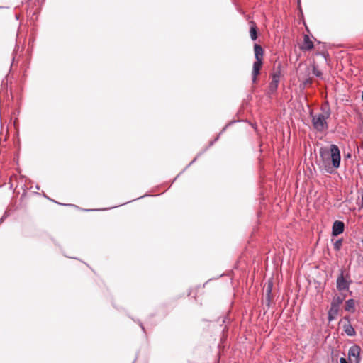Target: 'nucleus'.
<instances>
[{
    "instance_id": "f257e3e1",
    "label": "nucleus",
    "mask_w": 363,
    "mask_h": 363,
    "mask_svg": "<svg viewBox=\"0 0 363 363\" xmlns=\"http://www.w3.org/2000/svg\"><path fill=\"white\" fill-rule=\"evenodd\" d=\"M321 110L322 113L313 114L311 112L310 113L313 128L319 133H323L328 128L327 120L331 113L330 109L328 107H323Z\"/></svg>"
},
{
    "instance_id": "f03ea898",
    "label": "nucleus",
    "mask_w": 363,
    "mask_h": 363,
    "mask_svg": "<svg viewBox=\"0 0 363 363\" xmlns=\"http://www.w3.org/2000/svg\"><path fill=\"white\" fill-rule=\"evenodd\" d=\"M320 156L324 161L329 156H330L333 167L335 169H337L340 164V151L337 145L333 144L330 147V150L325 148H320Z\"/></svg>"
},
{
    "instance_id": "7ed1b4c3",
    "label": "nucleus",
    "mask_w": 363,
    "mask_h": 363,
    "mask_svg": "<svg viewBox=\"0 0 363 363\" xmlns=\"http://www.w3.org/2000/svg\"><path fill=\"white\" fill-rule=\"evenodd\" d=\"M254 52L255 61L253 63L252 72V80L255 83L257 81V76L259 74V72L262 65V60L264 56V50L261 45L258 44L254 45Z\"/></svg>"
},
{
    "instance_id": "20e7f679",
    "label": "nucleus",
    "mask_w": 363,
    "mask_h": 363,
    "mask_svg": "<svg viewBox=\"0 0 363 363\" xmlns=\"http://www.w3.org/2000/svg\"><path fill=\"white\" fill-rule=\"evenodd\" d=\"M352 281L349 274H344V271L341 270L340 275L337 278L336 287L339 291L349 290Z\"/></svg>"
},
{
    "instance_id": "39448f33",
    "label": "nucleus",
    "mask_w": 363,
    "mask_h": 363,
    "mask_svg": "<svg viewBox=\"0 0 363 363\" xmlns=\"http://www.w3.org/2000/svg\"><path fill=\"white\" fill-rule=\"evenodd\" d=\"M343 320L346 321L345 323L343 324L342 328L344 332L347 336L354 337L356 335V331L353 326L350 323V319L349 317H344Z\"/></svg>"
},
{
    "instance_id": "423d86ee",
    "label": "nucleus",
    "mask_w": 363,
    "mask_h": 363,
    "mask_svg": "<svg viewBox=\"0 0 363 363\" xmlns=\"http://www.w3.org/2000/svg\"><path fill=\"white\" fill-rule=\"evenodd\" d=\"M281 72L278 70L272 74V81L269 84V90L274 92L277 90L280 80Z\"/></svg>"
},
{
    "instance_id": "0eeeda50",
    "label": "nucleus",
    "mask_w": 363,
    "mask_h": 363,
    "mask_svg": "<svg viewBox=\"0 0 363 363\" xmlns=\"http://www.w3.org/2000/svg\"><path fill=\"white\" fill-rule=\"evenodd\" d=\"M345 229V224L342 221L336 220L333 224L332 235L337 236L343 233Z\"/></svg>"
},
{
    "instance_id": "6e6552de",
    "label": "nucleus",
    "mask_w": 363,
    "mask_h": 363,
    "mask_svg": "<svg viewBox=\"0 0 363 363\" xmlns=\"http://www.w3.org/2000/svg\"><path fill=\"white\" fill-rule=\"evenodd\" d=\"M313 48V43L307 35H304L303 44L301 49L304 51L310 50Z\"/></svg>"
},
{
    "instance_id": "1a4fd4ad",
    "label": "nucleus",
    "mask_w": 363,
    "mask_h": 363,
    "mask_svg": "<svg viewBox=\"0 0 363 363\" xmlns=\"http://www.w3.org/2000/svg\"><path fill=\"white\" fill-rule=\"evenodd\" d=\"M339 312V308L336 304H331V307L328 311V320L332 321L335 319Z\"/></svg>"
},
{
    "instance_id": "9d476101",
    "label": "nucleus",
    "mask_w": 363,
    "mask_h": 363,
    "mask_svg": "<svg viewBox=\"0 0 363 363\" xmlns=\"http://www.w3.org/2000/svg\"><path fill=\"white\" fill-rule=\"evenodd\" d=\"M359 354H360V347L358 345H354L350 347L349 352H348V355L350 357H358L359 356Z\"/></svg>"
},
{
    "instance_id": "9b49d317",
    "label": "nucleus",
    "mask_w": 363,
    "mask_h": 363,
    "mask_svg": "<svg viewBox=\"0 0 363 363\" xmlns=\"http://www.w3.org/2000/svg\"><path fill=\"white\" fill-rule=\"evenodd\" d=\"M250 38L252 40H255L257 38V26L254 21L250 22Z\"/></svg>"
},
{
    "instance_id": "f8f14e48",
    "label": "nucleus",
    "mask_w": 363,
    "mask_h": 363,
    "mask_svg": "<svg viewBox=\"0 0 363 363\" xmlns=\"http://www.w3.org/2000/svg\"><path fill=\"white\" fill-rule=\"evenodd\" d=\"M355 301L354 299H348L345 302V310L347 311H354Z\"/></svg>"
},
{
    "instance_id": "ddd939ff",
    "label": "nucleus",
    "mask_w": 363,
    "mask_h": 363,
    "mask_svg": "<svg viewBox=\"0 0 363 363\" xmlns=\"http://www.w3.org/2000/svg\"><path fill=\"white\" fill-rule=\"evenodd\" d=\"M342 239H339V240H336L335 242L334 243V250L336 251H339L342 247Z\"/></svg>"
},
{
    "instance_id": "4468645a",
    "label": "nucleus",
    "mask_w": 363,
    "mask_h": 363,
    "mask_svg": "<svg viewBox=\"0 0 363 363\" xmlns=\"http://www.w3.org/2000/svg\"><path fill=\"white\" fill-rule=\"evenodd\" d=\"M342 298H340V296H337V297L333 298L331 304H336L337 306V308H339L340 304L342 303Z\"/></svg>"
},
{
    "instance_id": "2eb2a0df",
    "label": "nucleus",
    "mask_w": 363,
    "mask_h": 363,
    "mask_svg": "<svg viewBox=\"0 0 363 363\" xmlns=\"http://www.w3.org/2000/svg\"><path fill=\"white\" fill-rule=\"evenodd\" d=\"M313 72L316 77H318L322 75V72L315 66L313 67Z\"/></svg>"
},
{
    "instance_id": "dca6fc26",
    "label": "nucleus",
    "mask_w": 363,
    "mask_h": 363,
    "mask_svg": "<svg viewBox=\"0 0 363 363\" xmlns=\"http://www.w3.org/2000/svg\"><path fill=\"white\" fill-rule=\"evenodd\" d=\"M272 291V285L269 284V286L267 288V301L268 303H269V296Z\"/></svg>"
},
{
    "instance_id": "f3484780",
    "label": "nucleus",
    "mask_w": 363,
    "mask_h": 363,
    "mask_svg": "<svg viewBox=\"0 0 363 363\" xmlns=\"http://www.w3.org/2000/svg\"><path fill=\"white\" fill-rule=\"evenodd\" d=\"M311 79L310 78H308V79H306L305 80L303 81L304 85H307V84H309L311 83Z\"/></svg>"
},
{
    "instance_id": "a211bd4d",
    "label": "nucleus",
    "mask_w": 363,
    "mask_h": 363,
    "mask_svg": "<svg viewBox=\"0 0 363 363\" xmlns=\"http://www.w3.org/2000/svg\"><path fill=\"white\" fill-rule=\"evenodd\" d=\"M340 363H348V362H347V360L345 358L341 357L340 359Z\"/></svg>"
},
{
    "instance_id": "6ab92c4d",
    "label": "nucleus",
    "mask_w": 363,
    "mask_h": 363,
    "mask_svg": "<svg viewBox=\"0 0 363 363\" xmlns=\"http://www.w3.org/2000/svg\"><path fill=\"white\" fill-rule=\"evenodd\" d=\"M361 207L363 208V193L362 194V201H361Z\"/></svg>"
},
{
    "instance_id": "aec40b11",
    "label": "nucleus",
    "mask_w": 363,
    "mask_h": 363,
    "mask_svg": "<svg viewBox=\"0 0 363 363\" xmlns=\"http://www.w3.org/2000/svg\"><path fill=\"white\" fill-rule=\"evenodd\" d=\"M140 326H141L142 329L144 330L145 329H144V327L142 325V324H140Z\"/></svg>"
},
{
    "instance_id": "412c9836",
    "label": "nucleus",
    "mask_w": 363,
    "mask_h": 363,
    "mask_svg": "<svg viewBox=\"0 0 363 363\" xmlns=\"http://www.w3.org/2000/svg\"><path fill=\"white\" fill-rule=\"evenodd\" d=\"M362 100H363V91H362Z\"/></svg>"
}]
</instances>
